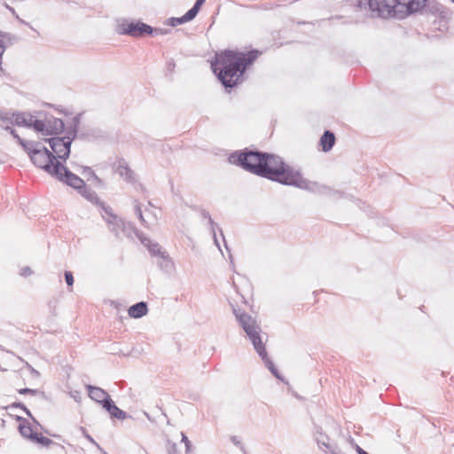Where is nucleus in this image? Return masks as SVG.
I'll return each instance as SVG.
<instances>
[{
	"mask_svg": "<svg viewBox=\"0 0 454 454\" xmlns=\"http://www.w3.org/2000/svg\"><path fill=\"white\" fill-rule=\"evenodd\" d=\"M325 454H340V450L337 445H332L327 450H324Z\"/></svg>",
	"mask_w": 454,
	"mask_h": 454,
	"instance_id": "09e8293b",
	"label": "nucleus"
},
{
	"mask_svg": "<svg viewBox=\"0 0 454 454\" xmlns=\"http://www.w3.org/2000/svg\"><path fill=\"white\" fill-rule=\"evenodd\" d=\"M325 454H340V450L337 445H332L327 450H324Z\"/></svg>",
	"mask_w": 454,
	"mask_h": 454,
	"instance_id": "de8ad7c7",
	"label": "nucleus"
},
{
	"mask_svg": "<svg viewBox=\"0 0 454 454\" xmlns=\"http://www.w3.org/2000/svg\"><path fill=\"white\" fill-rule=\"evenodd\" d=\"M6 117H7V120H5V121H4V122H8V123H10V124H13V125H14V122H13V121H12V120H13L12 118H14V117H13V113H12V114H11V113H8V114H6Z\"/></svg>",
	"mask_w": 454,
	"mask_h": 454,
	"instance_id": "864d4df0",
	"label": "nucleus"
},
{
	"mask_svg": "<svg viewBox=\"0 0 454 454\" xmlns=\"http://www.w3.org/2000/svg\"><path fill=\"white\" fill-rule=\"evenodd\" d=\"M170 28H161V27H153V35H165L171 33Z\"/></svg>",
	"mask_w": 454,
	"mask_h": 454,
	"instance_id": "e433bc0d",
	"label": "nucleus"
},
{
	"mask_svg": "<svg viewBox=\"0 0 454 454\" xmlns=\"http://www.w3.org/2000/svg\"><path fill=\"white\" fill-rule=\"evenodd\" d=\"M82 174L87 176V180H93L97 184L101 185L103 181L95 174L90 167H83Z\"/></svg>",
	"mask_w": 454,
	"mask_h": 454,
	"instance_id": "7c9ffc66",
	"label": "nucleus"
},
{
	"mask_svg": "<svg viewBox=\"0 0 454 454\" xmlns=\"http://www.w3.org/2000/svg\"><path fill=\"white\" fill-rule=\"evenodd\" d=\"M8 113L0 111V121H5L7 120L6 114Z\"/></svg>",
	"mask_w": 454,
	"mask_h": 454,
	"instance_id": "4d7b16f0",
	"label": "nucleus"
},
{
	"mask_svg": "<svg viewBox=\"0 0 454 454\" xmlns=\"http://www.w3.org/2000/svg\"><path fill=\"white\" fill-rule=\"evenodd\" d=\"M229 162L258 176L286 186L318 192L328 196L342 197V192L327 186H319L303 177L299 169L294 168L276 154L246 148L231 153Z\"/></svg>",
	"mask_w": 454,
	"mask_h": 454,
	"instance_id": "f257e3e1",
	"label": "nucleus"
},
{
	"mask_svg": "<svg viewBox=\"0 0 454 454\" xmlns=\"http://www.w3.org/2000/svg\"><path fill=\"white\" fill-rule=\"evenodd\" d=\"M2 4L12 13V15L15 18V19H19V15L18 13L16 12V11L14 10V8H12V6H10L6 2H2Z\"/></svg>",
	"mask_w": 454,
	"mask_h": 454,
	"instance_id": "8fccbe9b",
	"label": "nucleus"
},
{
	"mask_svg": "<svg viewBox=\"0 0 454 454\" xmlns=\"http://www.w3.org/2000/svg\"><path fill=\"white\" fill-rule=\"evenodd\" d=\"M3 410H9L13 408H19L22 410L27 416H31L30 410L21 402H14L9 405L1 407Z\"/></svg>",
	"mask_w": 454,
	"mask_h": 454,
	"instance_id": "2f4dec72",
	"label": "nucleus"
},
{
	"mask_svg": "<svg viewBox=\"0 0 454 454\" xmlns=\"http://www.w3.org/2000/svg\"><path fill=\"white\" fill-rule=\"evenodd\" d=\"M175 67H176V64L174 62H169L168 66V68L169 71L172 72L174 70Z\"/></svg>",
	"mask_w": 454,
	"mask_h": 454,
	"instance_id": "13d9d810",
	"label": "nucleus"
},
{
	"mask_svg": "<svg viewBox=\"0 0 454 454\" xmlns=\"http://www.w3.org/2000/svg\"><path fill=\"white\" fill-rule=\"evenodd\" d=\"M181 435H182V440H181V441H182V442H184V445H185V451H186V452H189V451L191 450V449H192V442H191V441L188 439V437L186 436V434H185L181 433Z\"/></svg>",
	"mask_w": 454,
	"mask_h": 454,
	"instance_id": "37998d69",
	"label": "nucleus"
},
{
	"mask_svg": "<svg viewBox=\"0 0 454 454\" xmlns=\"http://www.w3.org/2000/svg\"><path fill=\"white\" fill-rule=\"evenodd\" d=\"M86 388L89 396L95 402L100 403L102 407L110 414L112 419L123 420L128 417L126 411L120 409L111 398L110 395L99 387L87 385Z\"/></svg>",
	"mask_w": 454,
	"mask_h": 454,
	"instance_id": "39448f33",
	"label": "nucleus"
},
{
	"mask_svg": "<svg viewBox=\"0 0 454 454\" xmlns=\"http://www.w3.org/2000/svg\"><path fill=\"white\" fill-rule=\"evenodd\" d=\"M16 20H17L20 23L24 24V25H26V26L29 27L31 29H33V30H34L33 27H32L28 22H27V21H25L24 20H22L20 16H19V19H16Z\"/></svg>",
	"mask_w": 454,
	"mask_h": 454,
	"instance_id": "6e6d98bb",
	"label": "nucleus"
},
{
	"mask_svg": "<svg viewBox=\"0 0 454 454\" xmlns=\"http://www.w3.org/2000/svg\"><path fill=\"white\" fill-rule=\"evenodd\" d=\"M231 442H232L234 445H236L237 447L240 448V450H241L242 451H245V450H245V447H244V445H243V443H242V442L238 439V437H237V436H231Z\"/></svg>",
	"mask_w": 454,
	"mask_h": 454,
	"instance_id": "49530a36",
	"label": "nucleus"
},
{
	"mask_svg": "<svg viewBox=\"0 0 454 454\" xmlns=\"http://www.w3.org/2000/svg\"><path fill=\"white\" fill-rule=\"evenodd\" d=\"M2 63H3V59H2V60H0V75H2L3 74H4V70L3 67H2Z\"/></svg>",
	"mask_w": 454,
	"mask_h": 454,
	"instance_id": "052dcab7",
	"label": "nucleus"
},
{
	"mask_svg": "<svg viewBox=\"0 0 454 454\" xmlns=\"http://www.w3.org/2000/svg\"><path fill=\"white\" fill-rule=\"evenodd\" d=\"M351 444L353 446V448L355 449L356 452L357 454H370L368 453L366 450H364L363 448H361L358 444H356L355 442H354V439L351 438Z\"/></svg>",
	"mask_w": 454,
	"mask_h": 454,
	"instance_id": "a18cd8bd",
	"label": "nucleus"
},
{
	"mask_svg": "<svg viewBox=\"0 0 454 454\" xmlns=\"http://www.w3.org/2000/svg\"><path fill=\"white\" fill-rule=\"evenodd\" d=\"M135 213L137 215L138 219L140 220L141 223L145 226L146 222L143 216L141 205L137 200H136V205H135Z\"/></svg>",
	"mask_w": 454,
	"mask_h": 454,
	"instance_id": "c9c22d12",
	"label": "nucleus"
},
{
	"mask_svg": "<svg viewBox=\"0 0 454 454\" xmlns=\"http://www.w3.org/2000/svg\"><path fill=\"white\" fill-rule=\"evenodd\" d=\"M147 312L148 306L145 301L137 302L131 305L128 309L129 316L132 318H141L145 316Z\"/></svg>",
	"mask_w": 454,
	"mask_h": 454,
	"instance_id": "4468645a",
	"label": "nucleus"
},
{
	"mask_svg": "<svg viewBox=\"0 0 454 454\" xmlns=\"http://www.w3.org/2000/svg\"><path fill=\"white\" fill-rule=\"evenodd\" d=\"M119 225L121 228V233L127 238H131L133 234H135L138 238L140 237L138 234V231L136 229L132 223L126 222L121 218V223H119Z\"/></svg>",
	"mask_w": 454,
	"mask_h": 454,
	"instance_id": "412c9836",
	"label": "nucleus"
},
{
	"mask_svg": "<svg viewBox=\"0 0 454 454\" xmlns=\"http://www.w3.org/2000/svg\"><path fill=\"white\" fill-rule=\"evenodd\" d=\"M108 223V228L111 232H113L116 238L120 239L121 234V228L119 225L121 223V218H115L114 220H106Z\"/></svg>",
	"mask_w": 454,
	"mask_h": 454,
	"instance_id": "cd10ccee",
	"label": "nucleus"
},
{
	"mask_svg": "<svg viewBox=\"0 0 454 454\" xmlns=\"http://www.w3.org/2000/svg\"><path fill=\"white\" fill-rule=\"evenodd\" d=\"M43 123V129L41 131H37L41 133L43 136H59L65 131V123L62 119L55 118L51 116L46 118L45 120H42Z\"/></svg>",
	"mask_w": 454,
	"mask_h": 454,
	"instance_id": "9d476101",
	"label": "nucleus"
},
{
	"mask_svg": "<svg viewBox=\"0 0 454 454\" xmlns=\"http://www.w3.org/2000/svg\"><path fill=\"white\" fill-rule=\"evenodd\" d=\"M82 434H83V436L90 442H91L92 444H94L98 450H99L100 451H103V449L100 447V445L94 440V438L88 434V432L83 428L82 427Z\"/></svg>",
	"mask_w": 454,
	"mask_h": 454,
	"instance_id": "ea45409f",
	"label": "nucleus"
},
{
	"mask_svg": "<svg viewBox=\"0 0 454 454\" xmlns=\"http://www.w3.org/2000/svg\"><path fill=\"white\" fill-rule=\"evenodd\" d=\"M43 140L49 144L51 152L57 156V160L66 161L69 158L72 145L64 137L54 136Z\"/></svg>",
	"mask_w": 454,
	"mask_h": 454,
	"instance_id": "6e6552de",
	"label": "nucleus"
},
{
	"mask_svg": "<svg viewBox=\"0 0 454 454\" xmlns=\"http://www.w3.org/2000/svg\"><path fill=\"white\" fill-rule=\"evenodd\" d=\"M64 278H65V281H66L67 285L69 287H72L74 285V281L73 273L69 270H66L64 273Z\"/></svg>",
	"mask_w": 454,
	"mask_h": 454,
	"instance_id": "a19ab883",
	"label": "nucleus"
},
{
	"mask_svg": "<svg viewBox=\"0 0 454 454\" xmlns=\"http://www.w3.org/2000/svg\"><path fill=\"white\" fill-rule=\"evenodd\" d=\"M98 206L101 207L103 213H105L106 215H107L110 217L109 220H114L115 218H118L117 215L113 213L111 207L106 206L104 202L101 201V204H99Z\"/></svg>",
	"mask_w": 454,
	"mask_h": 454,
	"instance_id": "72a5a7b5",
	"label": "nucleus"
},
{
	"mask_svg": "<svg viewBox=\"0 0 454 454\" xmlns=\"http://www.w3.org/2000/svg\"><path fill=\"white\" fill-rule=\"evenodd\" d=\"M428 6L432 13L439 14V16L442 19L447 18L449 14V10L442 4L436 2H433L429 3Z\"/></svg>",
	"mask_w": 454,
	"mask_h": 454,
	"instance_id": "a878e982",
	"label": "nucleus"
},
{
	"mask_svg": "<svg viewBox=\"0 0 454 454\" xmlns=\"http://www.w3.org/2000/svg\"><path fill=\"white\" fill-rule=\"evenodd\" d=\"M335 141L336 138L334 133L328 129L325 130L319 139V145L322 148V151L324 153L330 152L335 145Z\"/></svg>",
	"mask_w": 454,
	"mask_h": 454,
	"instance_id": "f8f14e48",
	"label": "nucleus"
},
{
	"mask_svg": "<svg viewBox=\"0 0 454 454\" xmlns=\"http://www.w3.org/2000/svg\"><path fill=\"white\" fill-rule=\"evenodd\" d=\"M54 446L58 447V450H60L62 451H65V447L59 443H57L55 442V444H53Z\"/></svg>",
	"mask_w": 454,
	"mask_h": 454,
	"instance_id": "bf43d9fd",
	"label": "nucleus"
},
{
	"mask_svg": "<svg viewBox=\"0 0 454 454\" xmlns=\"http://www.w3.org/2000/svg\"><path fill=\"white\" fill-rule=\"evenodd\" d=\"M64 137L67 140L68 143L72 145L74 139L80 138V130L75 128L67 126Z\"/></svg>",
	"mask_w": 454,
	"mask_h": 454,
	"instance_id": "c756f323",
	"label": "nucleus"
},
{
	"mask_svg": "<svg viewBox=\"0 0 454 454\" xmlns=\"http://www.w3.org/2000/svg\"><path fill=\"white\" fill-rule=\"evenodd\" d=\"M29 159L35 166L43 169L51 176L58 175L59 168L57 167V165L62 164V162L57 160V156L43 144H41L40 147L35 149V151L34 150V153H32Z\"/></svg>",
	"mask_w": 454,
	"mask_h": 454,
	"instance_id": "423d86ee",
	"label": "nucleus"
},
{
	"mask_svg": "<svg viewBox=\"0 0 454 454\" xmlns=\"http://www.w3.org/2000/svg\"><path fill=\"white\" fill-rule=\"evenodd\" d=\"M0 38L3 40V43L6 45H12L14 43L18 42L19 38L16 35L4 32L0 30Z\"/></svg>",
	"mask_w": 454,
	"mask_h": 454,
	"instance_id": "c85d7f7f",
	"label": "nucleus"
},
{
	"mask_svg": "<svg viewBox=\"0 0 454 454\" xmlns=\"http://www.w3.org/2000/svg\"><path fill=\"white\" fill-rule=\"evenodd\" d=\"M18 393L20 395H38L41 399L51 402V398L46 395L45 392L41 391L39 389H33L29 387H23L18 389Z\"/></svg>",
	"mask_w": 454,
	"mask_h": 454,
	"instance_id": "393cba45",
	"label": "nucleus"
},
{
	"mask_svg": "<svg viewBox=\"0 0 454 454\" xmlns=\"http://www.w3.org/2000/svg\"><path fill=\"white\" fill-rule=\"evenodd\" d=\"M33 273L32 270L28 266H25L20 270V275L23 277H28Z\"/></svg>",
	"mask_w": 454,
	"mask_h": 454,
	"instance_id": "3c124183",
	"label": "nucleus"
},
{
	"mask_svg": "<svg viewBox=\"0 0 454 454\" xmlns=\"http://www.w3.org/2000/svg\"><path fill=\"white\" fill-rule=\"evenodd\" d=\"M6 50V45L3 43V40L0 38V60L3 59V55Z\"/></svg>",
	"mask_w": 454,
	"mask_h": 454,
	"instance_id": "603ef678",
	"label": "nucleus"
},
{
	"mask_svg": "<svg viewBox=\"0 0 454 454\" xmlns=\"http://www.w3.org/2000/svg\"><path fill=\"white\" fill-rule=\"evenodd\" d=\"M3 129H4L5 131L9 132V133L12 136V137H13L14 139H16L17 143L21 139V137L18 135V133L16 132V130H15L13 128H12L11 126H8V125H7V126H5V127H3Z\"/></svg>",
	"mask_w": 454,
	"mask_h": 454,
	"instance_id": "79ce46f5",
	"label": "nucleus"
},
{
	"mask_svg": "<svg viewBox=\"0 0 454 454\" xmlns=\"http://www.w3.org/2000/svg\"><path fill=\"white\" fill-rule=\"evenodd\" d=\"M78 193L96 206L101 204V200L96 192L87 185H85Z\"/></svg>",
	"mask_w": 454,
	"mask_h": 454,
	"instance_id": "aec40b11",
	"label": "nucleus"
},
{
	"mask_svg": "<svg viewBox=\"0 0 454 454\" xmlns=\"http://www.w3.org/2000/svg\"><path fill=\"white\" fill-rule=\"evenodd\" d=\"M261 359L262 360L264 365L268 368V370L271 372V374L277 378L278 380L284 381V378L280 374L279 371L272 362V360L269 357L268 352H265V356L262 355L260 356Z\"/></svg>",
	"mask_w": 454,
	"mask_h": 454,
	"instance_id": "6ab92c4d",
	"label": "nucleus"
},
{
	"mask_svg": "<svg viewBox=\"0 0 454 454\" xmlns=\"http://www.w3.org/2000/svg\"><path fill=\"white\" fill-rule=\"evenodd\" d=\"M452 3H454V0H450Z\"/></svg>",
	"mask_w": 454,
	"mask_h": 454,
	"instance_id": "774afa93",
	"label": "nucleus"
},
{
	"mask_svg": "<svg viewBox=\"0 0 454 454\" xmlns=\"http://www.w3.org/2000/svg\"><path fill=\"white\" fill-rule=\"evenodd\" d=\"M201 215H202V216L204 218H207L208 220V223L210 224V227H211V230H212V232H213L214 241H215V244L217 246V247L220 249V245H219V242H218V239H217L216 234H215V228H217L218 231H220V234L223 237V242H224L225 248L230 252L222 229L214 222V220L211 218L210 214L207 211L203 210L201 212Z\"/></svg>",
	"mask_w": 454,
	"mask_h": 454,
	"instance_id": "dca6fc26",
	"label": "nucleus"
},
{
	"mask_svg": "<svg viewBox=\"0 0 454 454\" xmlns=\"http://www.w3.org/2000/svg\"><path fill=\"white\" fill-rule=\"evenodd\" d=\"M233 313L258 356H265L267 350L260 334L261 327L256 323V320L251 315L240 309H233Z\"/></svg>",
	"mask_w": 454,
	"mask_h": 454,
	"instance_id": "20e7f679",
	"label": "nucleus"
},
{
	"mask_svg": "<svg viewBox=\"0 0 454 454\" xmlns=\"http://www.w3.org/2000/svg\"><path fill=\"white\" fill-rule=\"evenodd\" d=\"M24 438L29 440L30 442H32L34 443L40 444L44 447H48L51 444H55V442L51 439H50L46 436H43L42 434H39V433L34 431L33 427L24 436Z\"/></svg>",
	"mask_w": 454,
	"mask_h": 454,
	"instance_id": "ddd939ff",
	"label": "nucleus"
},
{
	"mask_svg": "<svg viewBox=\"0 0 454 454\" xmlns=\"http://www.w3.org/2000/svg\"><path fill=\"white\" fill-rule=\"evenodd\" d=\"M119 173L121 176H125L127 179H130L133 175V171L129 167L121 165L119 167Z\"/></svg>",
	"mask_w": 454,
	"mask_h": 454,
	"instance_id": "f704fd0d",
	"label": "nucleus"
},
{
	"mask_svg": "<svg viewBox=\"0 0 454 454\" xmlns=\"http://www.w3.org/2000/svg\"><path fill=\"white\" fill-rule=\"evenodd\" d=\"M9 416L15 419L17 422H19L18 431L22 437H24L31 430L32 426L28 419H27L26 418H23L20 415L12 414H9Z\"/></svg>",
	"mask_w": 454,
	"mask_h": 454,
	"instance_id": "a211bd4d",
	"label": "nucleus"
},
{
	"mask_svg": "<svg viewBox=\"0 0 454 454\" xmlns=\"http://www.w3.org/2000/svg\"><path fill=\"white\" fill-rule=\"evenodd\" d=\"M116 32L119 35H129L135 38L153 35V27L141 20H128L122 19L118 21Z\"/></svg>",
	"mask_w": 454,
	"mask_h": 454,
	"instance_id": "0eeeda50",
	"label": "nucleus"
},
{
	"mask_svg": "<svg viewBox=\"0 0 454 454\" xmlns=\"http://www.w3.org/2000/svg\"><path fill=\"white\" fill-rule=\"evenodd\" d=\"M33 422V424L35 426V427H38L41 430H43L45 434H49V435H51V434L44 429L43 427V426L38 422V420L33 416V414L31 413V416H27ZM53 437H60V435H56V434H52Z\"/></svg>",
	"mask_w": 454,
	"mask_h": 454,
	"instance_id": "4c0bfd02",
	"label": "nucleus"
},
{
	"mask_svg": "<svg viewBox=\"0 0 454 454\" xmlns=\"http://www.w3.org/2000/svg\"><path fill=\"white\" fill-rule=\"evenodd\" d=\"M427 0H356V5L367 9L372 17L382 19H404L419 12L426 6Z\"/></svg>",
	"mask_w": 454,
	"mask_h": 454,
	"instance_id": "7ed1b4c3",
	"label": "nucleus"
},
{
	"mask_svg": "<svg viewBox=\"0 0 454 454\" xmlns=\"http://www.w3.org/2000/svg\"><path fill=\"white\" fill-rule=\"evenodd\" d=\"M18 144L22 147V149L27 153L28 157H30V155L32 154V153H34V150L35 151V149H37L38 147H40V145L42 144L41 142H38V141H29V140H25L23 138H21Z\"/></svg>",
	"mask_w": 454,
	"mask_h": 454,
	"instance_id": "5701e85b",
	"label": "nucleus"
},
{
	"mask_svg": "<svg viewBox=\"0 0 454 454\" xmlns=\"http://www.w3.org/2000/svg\"><path fill=\"white\" fill-rule=\"evenodd\" d=\"M82 115V114L80 113V114H77L75 116H74L68 126L79 129Z\"/></svg>",
	"mask_w": 454,
	"mask_h": 454,
	"instance_id": "58836bf2",
	"label": "nucleus"
},
{
	"mask_svg": "<svg viewBox=\"0 0 454 454\" xmlns=\"http://www.w3.org/2000/svg\"><path fill=\"white\" fill-rule=\"evenodd\" d=\"M157 265L165 273H171L174 270V262L167 252L161 254V255L159 257Z\"/></svg>",
	"mask_w": 454,
	"mask_h": 454,
	"instance_id": "f3484780",
	"label": "nucleus"
},
{
	"mask_svg": "<svg viewBox=\"0 0 454 454\" xmlns=\"http://www.w3.org/2000/svg\"><path fill=\"white\" fill-rule=\"evenodd\" d=\"M101 131L98 129H82L80 130V138L82 140H90L100 136Z\"/></svg>",
	"mask_w": 454,
	"mask_h": 454,
	"instance_id": "bb28decb",
	"label": "nucleus"
},
{
	"mask_svg": "<svg viewBox=\"0 0 454 454\" xmlns=\"http://www.w3.org/2000/svg\"><path fill=\"white\" fill-rule=\"evenodd\" d=\"M319 430H321V428L317 430V436L315 437V440L319 449L323 451L324 450H327L332 446V444L329 443V437Z\"/></svg>",
	"mask_w": 454,
	"mask_h": 454,
	"instance_id": "b1692460",
	"label": "nucleus"
},
{
	"mask_svg": "<svg viewBox=\"0 0 454 454\" xmlns=\"http://www.w3.org/2000/svg\"><path fill=\"white\" fill-rule=\"evenodd\" d=\"M139 239L141 243L146 247L151 255L160 257L161 254L166 252L162 250L159 243L153 242L151 239L146 237H139Z\"/></svg>",
	"mask_w": 454,
	"mask_h": 454,
	"instance_id": "2eb2a0df",
	"label": "nucleus"
},
{
	"mask_svg": "<svg viewBox=\"0 0 454 454\" xmlns=\"http://www.w3.org/2000/svg\"><path fill=\"white\" fill-rule=\"evenodd\" d=\"M4 424H5V420L2 419V426L4 427Z\"/></svg>",
	"mask_w": 454,
	"mask_h": 454,
	"instance_id": "e2e57ef3",
	"label": "nucleus"
},
{
	"mask_svg": "<svg viewBox=\"0 0 454 454\" xmlns=\"http://www.w3.org/2000/svg\"><path fill=\"white\" fill-rule=\"evenodd\" d=\"M192 19L185 12L181 17H170L164 21V25L175 27L176 26L192 21Z\"/></svg>",
	"mask_w": 454,
	"mask_h": 454,
	"instance_id": "4be33fe9",
	"label": "nucleus"
},
{
	"mask_svg": "<svg viewBox=\"0 0 454 454\" xmlns=\"http://www.w3.org/2000/svg\"><path fill=\"white\" fill-rule=\"evenodd\" d=\"M57 167L59 168V171H58V175L53 176L57 180L72 187L78 192L86 185L83 179L70 171L63 163L58 164Z\"/></svg>",
	"mask_w": 454,
	"mask_h": 454,
	"instance_id": "1a4fd4ad",
	"label": "nucleus"
},
{
	"mask_svg": "<svg viewBox=\"0 0 454 454\" xmlns=\"http://www.w3.org/2000/svg\"><path fill=\"white\" fill-rule=\"evenodd\" d=\"M204 2H202L201 0H196L193 6L186 12L189 14V16L192 19V20L196 18Z\"/></svg>",
	"mask_w": 454,
	"mask_h": 454,
	"instance_id": "473e14b6",
	"label": "nucleus"
},
{
	"mask_svg": "<svg viewBox=\"0 0 454 454\" xmlns=\"http://www.w3.org/2000/svg\"><path fill=\"white\" fill-rule=\"evenodd\" d=\"M27 368L30 370L31 373L39 376V372L33 368L30 364H27Z\"/></svg>",
	"mask_w": 454,
	"mask_h": 454,
	"instance_id": "5fc2aeb1",
	"label": "nucleus"
},
{
	"mask_svg": "<svg viewBox=\"0 0 454 454\" xmlns=\"http://www.w3.org/2000/svg\"><path fill=\"white\" fill-rule=\"evenodd\" d=\"M14 125L33 128L35 131L43 129L42 120L36 119L34 115L26 113H13Z\"/></svg>",
	"mask_w": 454,
	"mask_h": 454,
	"instance_id": "9b49d317",
	"label": "nucleus"
},
{
	"mask_svg": "<svg viewBox=\"0 0 454 454\" xmlns=\"http://www.w3.org/2000/svg\"><path fill=\"white\" fill-rule=\"evenodd\" d=\"M201 1L204 2V3L206 2V0H201Z\"/></svg>",
	"mask_w": 454,
	"mask_h": 454,
	"instance_id": "69168bd1",
	"label": "nucleus"
},
{
	"mask_svg": "<svg viewBox=\"0 0 454 454\" xmlns=\"http://www.w3.org/2000/svg\"><path fill=\"white\" fill-rule=\"evenodd\" d=\"M100 452L103 454H107L104 450H103V451H100Z\"/></svg>",
	"mask_w": 454,
	"mask_h": 454,
	"instance_id": "0e129e2a",
	"label": "nucleus"
},
{
	"mask_svg": "<svg viewBox=\"0 0 454 454\" xmlns=\"http://www.w3.org/2000/svg\"><path fill=\"white\" fill-rule=\"evenodd\" d=\"M168 454H178V449L177 445L175 442H171L170 441H168Z\"/></svg>",
	"mask_w": 454,
	"mask_h": 454,
	"instance_id": "c03bdc74",
	"label": "nucleus"
},
{
	"mask_svg": "<svg viewBox=\"0 0 454 454\" xmlns=\"http://www.w3.org/2000/svg\"><path fill=\"white\" fill-rule=\"evenodd\" d=\"M243 452H244V454H247L246 450H245V451H243Z\"/></svg>",
	"mask_w": 454,
	"mask_h": 454,
	"instance_id": "338daca9",
	"label": "nucleus"
},
{
	"mask_svg": "<svg viewBox=\"0 0 454 454\" xmlns=\"http://www.w3.org/2000/svg\"><path fill=\"white\" fill-rule=\"evenodd\" d=\"M229 258L231 264L234 267L233 256L231 255V254H229Z\"/></svg>",
	"mask_w": 454,
	"mask_h": 454,
	"instance_id": "680f3d73",
	"label": "nucleus"
},
{
	"mask_svg": "<svg viewBox=\"0 0 454 454\" xmlns=\"http://www.w3.org/2000/svg\"><path fill=\"white\" fill-rule=\"evenodd\" d=\"M260 54L255 49L247 52L224 50L215 54L211 68L225 90L231 92L241 82L247 68L253 65Z\"/></svg>",
	"mask_w": 454,
	"mask_h": 454,
	"instance_id": "f03ea898",
	"label": "nucleus"
}]
</instances>
